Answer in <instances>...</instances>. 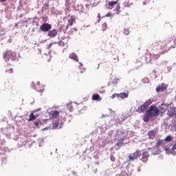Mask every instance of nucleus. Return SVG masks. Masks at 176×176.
Returning a JSON list of instances; mask_svg holds the SVG:
<instances>
[{
  "mask_svg": "<svg viewBox=\"0 0 176 176\" xmlns=\"http://www.w3.org/2000/svg\"><path fill=\"white\" fill-rule=\"evenodd\" d=\"M164 150L166 151V152H167L168 151H170V149L168 148H166Z\"/></svg>",
  "mask_w": 176,
  "mask_h": 176,
  "instance_id": "36",
  "label": "nucleus"
},
{
  "mask_svg": "<svg viewBox=\"0 0 176 176\" xmlns=\"http://www.w3.org/2000/svg\"><path fill=\"white\" fill-rule=\"evenodd\" d=\"M42 20L44 23L47 21V16H42Z\"/></svg>",
  "mask_w": 176,
  "mask_h": 176,
  "instance_id": "27",
  "label": "nucleus"
},
{
  "mask_svg": "<svg viewBox=\"0 0 176 176\" xmlns=\"http://www.w3.org/2000/svg\"><path fill=\"white\" fill-rule=\"evenodd\" d=\"M164 90H167V85L165 84H162L156 88L157 93H162V91H164Z\"/></svg>",
  "mask_w": 176,
  "mask_h": 176,
  "instance_id": "7",
  "label": "nucleus"
},
{
  "mask_svg": "<svg viewBox=\"0 0 176 176\" xmlns=\"http://www.w3.org/2000/svg\"><path fill=\"white\" fill-rule=\"evenodd\" d=\"M75 17H74L73 16H71V18L69 19H68V23L66 26V29L68 30V28H69V27H72V25H74V23H75Z\"/></svg>",
  "mask_w": 176,
  "mask_h": 176,
  "instance_id": "9",
  "label": "nucleus"
},
{
  "mask_svg": "<svg viewBox=\"0 0 176 176\" xmlns=\"http://www.w3.org/2000/svg\"><path fill=\"white\" fill-rule=\"evenodd\" d=\"M86 8H89V5L86 4L85 5Z\"/></svg>",
  "mask_w": 176,
  "mask_h": 176,
  "instance_id": "38",
  "label": "nucleus"
},
{
  "mask_svg": "<svg viewBox=\"0 0 176 176\" xmlns=\"http://www.w3.org/2000/svg\"><path fill=\"white\" fill-rule=\"evenodd\" d=\"M165 142H170V141H173V137L171 135H168L164 140Z\"/></svg>",
  "mask_w": 176,
  "mask_h": 176,
  "instance_id": "19",
  "label": "nucleus"
},
{
  "mask_svg": "<svg viewBox=\"0 0 176 176\" xmlns=\"http://www.w3.org/2000/svg\"><path fill=\"white\" fill-rule=\"evenodd\" d=\"M92 100L93 101H101L102 98H101V97H100V95L98 94H94L92 96Z\"/></svg>",
  "mask_w": 176,
  "mask_h": 176,
  "instance_id": "16",
  "label": "nucleus"
},
{
  "mask_svg": "<svg viewBox=\"0 0 176 176\" xmlns=\"http://www.w3.org/2000/svg\"><path fill=\"white\" fill-rule=\"evenodd\" d=\"M65 11H66V12H67H67H69V8H65Z\"/></svg>",
  "mask_w": 176,
  "mask_h": 176,
  "instance_id": "34",
  "label": "nucleus"
},
{
  "mask_svg": "<svg viewBox=\"0 0 176 176\" xmlns=\"http://www.w3.org/2000/svg\"><path fill=\"white\" fill-rule=\"evenodd\" d=\"M40 30L43 31V32H49V31L52 30V25L44 23L40 26Z\"/></svg>",
  "mask_w": 176,
  "mask_h": 176,
  "instance_id": "5",
  "label": "nucleus"
},
{
  "mask_svg": "<svg viewBox=\"0 0 176 176\" xmlns=\"http://www.w3.org/2000/svg\"><path fill=\"white\" fill-rule=\"evenodd\" d=\"M160 111L157 107L151 105L149 109L146 111L145 115L143 116L144 122H148L152 118V116H159L160 115Z\"/></svg>",
  "mask_w": 176,
  "mask_h": 176,
  "instance_id": "2",
  "label": "nucleus"
},
{
  "mask_svg": "<svg viewBox=\"0 0 176 176\" xmlns=\"http://www.w3.org/2000/svg\"><path fill=\"white\" fill-rule=\"evenodd\" d=\"M67 109L69 111V112H72L74 111V106H72V103H69L67 104Z\"/></svg>",
  "mask_w": 176,
  "mask_h": 176,
  "instance_id": "18",
  "label": "nucleus"
},
{
  "mask_svg": "<svg viewBox=\"0 0 176 176\" xmlns=\"http://www.w3.org/2000/svg\"><path fill=\"white\" fill-rule=\"evenodd\" d=\"M34 124L36 126V127H39V125L42 124V121H41V120H38L34 122Z\"/></svg>",
  "mask_w": 176,
  "mask_h": 176,
  "instance_id": "21",
  "label": "nucleus"
},
{
  "mask_svg": "<svg viewBox=\"0 0 176 176\" xmlns=\"http://www.w3.org/2000/svg\"><path fill=\"white\" fill-rule=\"evenodd\" d=\"M124 34L125 35H129V34H130V30H129V29H124Z\"/></svg>",
  "mask_w": 176,
  "mask_h": 176,
  "instance_id": "26",
  "label": "nucleus"
},
{
  "mask_svg": "<svg viewBox=\"0 0 176 176\" xmlns=\"http://www.w3.org/2000/svg\"><path fill=\"white\" fill-rule=\"evenodd\" d=\"M52 46H53V43H50L49 45H47V49H50V47H52Z\"/></svg>",
  "mask_w": 176,
  "mask_h": 176,
  "instance_id": "30",
  "label": "nucleus"
},
{
  "mask_svg": "<svg viewBox=\"0 0 176 176\" xmlns=\"http://www.w3.org/2000/svg\"><path fill=\"white\" fill-rule=\"evenodd\" d=\"M34 112H38V110H34L30 113L29 116L28 122H32V120H35V119L38 118V116L34 115Z\"/></svg>",
  "mask_w": 176,
  "mask_h": 176,
  "instance_id": "12",
  "label": "nucleus"
},
{
  "mask_svg": "<svg viewBox=\"0 0 176 176\" xmlns=\"http://www.w3.org/2000/svg\"><path fill=\"white\" fill-rule=\"evenodd\" d=\"M53 129H58V122H55L52 124Z\"/></svg>",
  "mask_w": 176,
  "mask_h": 176,
  "instance_id": "22",
  "label": "nucleus"
},
{
  "mask_svg": "<svg viewBox=\"0 0 176 176\" xmlns=\"http://www.w3.org/2000/svg\"><path fill=\"white\" fill-rule=\"evenodd\" d=\"M98 17L99 19H101V16L100 15V13H98Z\"/></svg>",
  "mask_w": 176,
  "mask_h": 176,
  "instance_id": "37",
  "label": "nucleus"
},
{
  "mask_svg": "<svg viewBox=\"0 0 176 176\" xmlns=\"http://www.w3.org/2000/svg\"><path fill=\"white\" fill-rule=\"evenodd\" d=\"M107 27H108V26H107V23H102V28L103 31H105V30H107Z\"/></svg>",
  "mask_w": 176,
  "mask_h": 176,
  "instance_id": "23",
  "label": "nucleus"
},
{
  "mask_svg": "<svg viewBox=\"0 0 176 176\" xmlns=\"http://www.w3.org/2000/svg\"><path fill=\"white\" fill-rule=\"evenodd\" d=\"M168 116H170V118H173V116H176V107H170V110L168 111Z\"/></svg>",
  "mask_w": 176,
  "mask_h": 176,
  "instance_id": "10",
  "label": "nucleus"
},
{
  "mask_svg": "<svg viewBox=\"0 0 176 176\" xmlns=\"http://www.w3.org/2000/svg\"><path fill=\"white\" fill-rule=\"evenodd\" d=\"M111 16H112V14H111V12H109L106 14V17H111Z\"/></svg>",
  "mask_w": 176,
  "mask_h": 176,
  "instance_id": "33",
  "label": "nucleus"
},
{
  "mask_svg": "<svg viewBox=\"0 0 176 176\" xmlns=\"http://www.w3.org/2000/svg\"><path fill=\"white\" fill-rule=\"evenodd\" d=\"M69 58H71V60H74V61H76V63L79 61V59H78V55H76V54L75 53L70 54L69 56Z\"/></svg>",
  "mask_w": 176,
  "mask_h": 176,
  "instance_id": "14",
  "label": "nucleus"
},
{
  "mask_svg": "<svg viewBox=\"0 0 176 176\" xmlns=\"http://www.w3.org/2000/svg\"><path fill=\"white\" fill-rule=\"evenodd\" d=\"M117 146H122L123 145L122 142H119L116 144Z\"/></svg>",
  "mask_w": 176,
  "mask_h": 176,
  "instance_id": "28",
  "label": "nucleus"
},
{
  "mask_svg": "<svg viewBox=\"0 0 176 176\" xmlns=\"http://www.w3.org/2000/svg\"><path fill=\"white\" fill-rule=\"evenodd\" d=\"M118 3V1H110L108 3L109 9L112 10L113 9L115 5Z\"/></svg>",
  "mask_w": 176,
  "mask_h": 176,
  "instance_id": "17",
  "label": "nucleus"
},
{
  "mask_svg": "<svg viewBox=\"0 0 176 176\" xmlns=\"http://www.w3.org/2000/svg\"><path fill=\"white\" fill-rule=\"evenodd\" d=\"M34 116H37V118H38L39 116V115L36 114V115H34Z\"/></svg>",
  "mask_w": 176,
  "mask_h": 176,
  "instance_id": "39",
  "label": "nucleus"
},
{
  "mask_svg": "<svg viewBox=\"0 0 176 176\" xmlns=\"http://www.w3.org/2000/svg\"><path fill=\"white\" fill-rule=\"evenodd\" d=\"M153 101L151 99L146 100L143 104L139 107L136 111V112H139V113H142V112H145L148 109V107L152 104Z\"/></svg>",
  "mask_w": 176,
  "mask_h": 176,
  "instance_id": "3",
  "label": "nucleus"
},
{
  "mask_svg": "<svg viewBox=\"0 0 176 176\" xmlns=\"http://www.w3.org/2000/svg\"><path fill=\"white\" fill-rule=\"evenodd\" d=\"M159 57V55L157 56V57H155V58H157Z\"/></svg>",
  "mask_w": 176,
  "mask_h": 176,
  "instance_id": "40",
  "label": "nucleus"
},
{
  "mask_svg": "<svg viewBox=\"0 0 176 176\" xmlns=\"http://www.w3.org/2000/svg\"><path fill=\"white\" fill-rule=\"evenodd\" d=\"M59 113H58V111H57L51 112V115H52V118H57V116L59 115Z\"/></svg>",
  "mask_w": 176,
  "mask_h": 176,
  "instance_id": "20",
  "label": "nucleus"
},
{
  "mask_svg": "<svg viewBox=\"0 0 176 176\" xmlns=\"http://www.w3.org/2000/svg\"><path fill=\"white\" fill-rule=\"evenodd\" d=\"M110 159H111V162H115V160H116L115 157L113 155H111Z\"/></svg>",
  "mask_w": 176,
  "mask_h": 176,
  "instance_id": "31",
  "label": "nucleus"
},
{
  "mask_svg": "<svg viewBox=\"0 0 176 176\" xmlns=\"http://www.w3.org/2000/svg\"><path fill=\"white\" fill-rule=\"evenodd\" d=\"M149 157V153L147 151L143 152L142 154V162H148V158Z\"/></svg>",
  "mask_w": 176,
  "mask_h": 176,
  "instance_id": "8",
  "label": "nucleus"
},
{
  "mask_svg": "<svg viewBox=\"0 0 176 176\" xmlns=\"http://www.w3.org/2000/svg\"><path fill=\"white\" fill-rule=\"evenodd\" d=\"M162 144H163V140H159L157 141V142L156 143V146H160V145H162Z\"/></svg>",
  "mask_w": 176,
  "mask_h": 176,
  "instance_id": "24",
  "label": "nucleus"
},
{
  "mask_svg": "<svg viewBox=\"0 0 176 176\" xmlns=\"http://www.w3.org/2000/svg\"><path fill=\"white\" fill-rule=\"evenodd\" d=\"M58 45L59 46H65V43H64V42H63V41H59L58 42Z\"/></svg>",
  "mask_w": 176,
  "mask_h": 176,
  "instance_id": "25",
  "label": "nucleus"
},
{
  "mask_svg": "<svg viewBox=\"0 0 176 176\" xmlns=\"http://www.w3.org/2000/svg\"><path fill=\"white\" fill-rule=\"evenodd\" d=\"M47 35L50 38H55V36H57V30L53 29L52 30H50Z\"/></svg>",
  "mask_w": 176,
  "mask_h": 176,
  "instance_id": "11",
  "label": "nucleus"
},
{
  "mask_svg": "<svg viewBox=\"0 0 176 176\" xmlns=\"http://www.w3.org/2000/svg\"><path fill=\"white\" fill-rule=\"evenodd\" d=\"M141 151L140 150H137L135 153L131 154L129 156V160H131L132 162L138 159V157H140L141 156Z\"/></svg>",
  "mask_w": 176,
  "mask_h": 176,
  "instance_id": "6",
  "label": "nucleus"
},
{
  "mask_svg": "<svg viewBox=\"0 0 176 176\" xmlns=\"http://www.w3.org/2000/svg\"><path fill=\"white\" fill-rule=\"evenodd\" d=\"M6 1H8V0H0V2H6Z\"/></svg>",
  "mask_w": 176,
  "mask_h": 176,
  "instance_id": "35",
  "label": "nucleus"
},
{
  "mask_svg": "<svg viewBox=\"0 0 176 176\" xmlns=\"http://www.w3.org/2000/svg\"><path fill=\"white\" fill-rule=\"evenodd\" d=\"M118 94H113L111 96L112 100H113L116 97L118 98Z\"/></svg>",
  "mask_w": 176,
  "mask_h": 176,
  "instance_id": "29",
  "label": "nucleus"
},
{
  "mask_svg": "<svg viewBox=\"0 0 176 176\" xmlns=\"http://www.w3.org/2000/svg\"><path fill=\"white\" fill-rule=\"evenodd\" d=\"M171 43V41H168L167 42L163 41H159L157 42H154L152 43L153 47H154V50H157L160 55L165 54V53H168L171 49H174L176 45H169ZM169 45V46L168 45Z\"/></svg>",
  "mask_w": 176,
  "mask_h": 176,
  "instance_id": "1",
  "label": "nucleus"
},
{
  "mask_svg": "<svg viewBox=\"0 0 176 176\" xmlns=\"http://www.w3.org/2000/svg\"><path fill=\"white\" fill-rule=\"evenodd\" d=\"M6 72H8V74H13V69H10L9 70L6 71Z\"/></svg>",
  "mask_w": 176,
  "mask_h": 176,
  "instance_id": "32",
  "label": "nucleus"
},
{
  "mask_svg": "<svg viewBox=\"0 0 176 176\" xmlns=\"http://www.w3.org/2000/svg\"><path fill=\"white\" fill-rule=\"evenodd\" d=\"M148 135L149 140H153V138H155V136L156 135V133H155V131H150L148 133Z\"/></svg>",
  "mask_w": 176,
  "mask_h": 176,
  "instance_id": "15",
  "label": "nucleus"
},
{
  "mask_svg": "<svg viewBox=\"0 0 176 176\" xmlns=\"http://www.w3.org/2000/svg\"><path fill=\"white\" fill-rule=\"evenodd\" d=\"M3 58L5 61H9L10 58L14 60L16 58V54L11 50H8L3 53Z\"/></svg>",
  "mask_w": 176,
  "mask_h": 176,
  "instance_id": "4",
  "label": "nucleus"
},
{
  "mask_svg": "<svg viewBox=\"0 0 176 176\" xmlns=\"http://www.w3.org/2000/svg\"><path fill=\"white\" fill-rule=\"evenodd\" d=\"M118 98H121L122 100H124V98H127L129 97V93H120L117 95Z\"/></svg>",
  "mask_w": 176,
  "mask_h": 176,
  "instance_id": "13",
  "label": "nucleus"
}]
</instances>
